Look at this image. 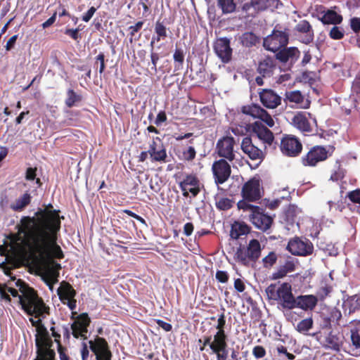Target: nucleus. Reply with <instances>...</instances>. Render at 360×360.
<instances>
[{
  "label": "nucleus",
  "instance_id": "nucleus-40",
  "mask_svg": "<svg viewBox=\"0 0 360 360\" xmlns=\"http://www.w3.org/2000/svg\"><path fill=\"white\" fill-rule=\"evenodd\" d=\"M155 31L157 34V37H153L150 41V46L153 48L155 41H159L161 38H165L167 37L166 27L162 24H156Z\"/></svg>",
  "mask_w": 360,
  "mask_h": 360
},
{
  "label": "nucleus",
  "instance_id": "nucleus-51",
  "mask_svg": "<svg viewBox=\"0 0 360 360\" xmlns=\"http://www.w3.org/2000/svg\"><path fill=\"white\" fill-rule=\"evenodd\" d=\"M252 354L256 359L263 358L266 355V350L262 346L257 345L253 348Z\"/></svg>",
  "mask_w": 360,
  "mask_h": 360
},
{
  "label": "nucleus",
  "instance_id": "nucleus-34",
  "mask_svg": "<svg viewBox=\"0 0 360 360\" xmlns=\"http://www.w3.org/2000/svg\"><path fill=\"white\" fill-rule=\"evenodd\" d=\"M31 198V195L29 193H24L11 205V209L15 212L22 211L30 203Z\"/></svg>",
  "mask_w": 360,
  "mask_h": 360
},
{
  "label": "nucleus",
  "instance_id": "nucleus-57",
  "mask_svg": "<svg viewBox=\"0 0 360 360\" xmlns=\"http://www.w3.org/2000/svg\"><path fill=\"white\" fill-rule=\"evenodd\" d=\"M225 323H226L225 315H224V314H221L219 315V316L218 318L217 325L216 326V328L218 330V331L225 332L224 330Z\"/></svg>",
  "mask_w": 360,
  "mask_h": 360
},
{
  "label": "nucleus",
  "instance_id": "nucleus-46",
  "mask_svg": "<svg viewBox=\"0 0 360 360\" xmlns=\"http://www.w3.org/2000/svg\"><path fill=\"white\" fill-rule=\"evenodd\" d=\"M74 323H77L78 326L79 327L83 328L84 330L87 331V327L89 326L90 323V319L87 314H82L78 317L76 321Z\"/></svg>",
  "mask_w": 360,
  "mask_h": 360
},
{
  "label": "nucleus",
  "instance_id": "nucleus-56",
  "mask_svg": "<svg viewBox=\"0 0 360 360\" xmlns=\"http://www.w3.org/2000/svg\"><path fill=\"white\" fill-rule=\"evenodd\" d=\"M216 278L221 283H226L229 280V275L226 271H217L216 273Z\"/></svg>",
  "mask_w": 360,
  "mask_h": 360
},
{
  "label": "nucleus",
  "instance_id": "nucleus-4",
  "mask_svg": "<svg viewBox=\"0 0 360 360\" xmlns=\"http://www.w3.org/2000/svg\"><path fill=\"white\" fill-rule=\"evenodd\" d=\"M261 245L256 239H252L248 246L240 247L236 252L237 260L243 265H248L250 262H256L261 255Z\"/></svg>",
  "mask_w": 360,
  "mask_h": 360
},
{
  "label": "nucleus",
  "instance_id": "nucleus-37",
  "mask_svg": "<svg viewBox=\"0 0 360 360\" xmlns=\"http://www.w3.org/2000/svg\"><path fill=\"white\" fill-rule=\"evenodd\" d=\"M285 100L297 104H300L304 101V96L300 91H286L285 94Z\"/></svg>",
  "mask_w": 360,
  "mask_h": 360
},
{
  "label": "nucleus",
  "instance_id": "nucleus-38",
  "mask_svg": "<svg viewBox=\"0 0 360 360\" xmlns=\"http://www.w3.org/2000/svg\"><path fill=\"white\" fill-rule=\"evenodd\" d=\"M218 5L224 13H232L236 10V4L233 0H217Z\"/></svg>",
  "mask_w": 360,
  "mask_h": 360
},
{
  "label": "nucleus",
  "instance_id": "nucleus-44",
  "mask_svg": "<svg viewBox=\"0 0 360 360\" xmlns=\"http://www.w3.org/2000/svg\"><path fill=\"white\" fill-rule=\"evenodd\" d=\"M233 206V201L228 198H221L216 202V207L220 210H227Z\"/></svg>",
  "mask_w": 360,
  "mask_h": 360
},
{
  "label": "nucleus",
  "instance_id": "nucleus-52",
  "mask_svg": "<svg viewBox=\"0 0 360 360\" xmlns=\"http://www.w3.org/2000/svg\"><path fill=\"white\" fill-rule=\"evenodd\" d=\"M270 0H252V4L256 5V7L260 11L265 10L268 7L271 6L269 4Z\"/></svg>",
  "mask_w": 360,
  "mask_h": 360
},
{
  "label": "nucleus",
  "instance_id": "nucleus-8",
  "mask_svg": "<svg viewBox=\"0 0 360 360\" xmlns=\"http://www.w3.org/2000/svg\"><path fill=\"white\" fill-rule=\"evenodd\" d=\"M330 155L331 152L325 147L315 146L311 148L308 153L302 157V162L304 166L314 167L319 162L326 160Z\"/></svg>",
  "mask_w": 360,
  "mask_h": 360
},
{
  "label": "nucleus",
  "instance_id": "nucleus-1",
  "mask_svg": "<svg viewBox=\"0 0 360 360\" xmlns=\"http://www.w3.org/2000/svg\"><path fill=\"white\" fill-rule=\"evenodd\" d=\"M36 217H22L18 225V234L23 233L24 238L18 236L23 243L30 255L36 260H47L48 271L56 278L61 269L60 264L52 259L63 257L60 247L57 244L58 233L60 229V219L56 210H40Z\"/></svg>",
  "mask_w": 360,
  "mask_h": 360
},
{
  "label": "nucleus",
  "instance_id": "nucleus-26",
  "mask_svg": "<svg viewBox=\"0 0 360 360\" xmlns=\"http://www.w3.org/2000/svg\"><path fill=\"white\" fill-rule=\"evenodd\" d=\"M46 347H41L38 339L36 340V345L38 347V358L35 360H55V352L50 348H47L46 346L51 347L52 341L48 338H44L43 343Z\"/></svg>",
  "mask_w": 360,
  "mask_h": 360
},
{
  "label": "nucleus",
  "instance_id": "nucleus-13",
  "mask_svg": "<svg viewBox=\"0 0 360 360\" xmlns=\"http://www.w3.org/2000/svg\"><path fill=\"white\" fill-rule=\"evenodd\" d=\"M242 112L251 115L254 118L259 119L269 127H272L274 125V121L271 116L259 105L253 104L243 106L242 108Z\"/></svg>",
  "mask_w": 360,
  "mask_h": 360
},
{
  "label": "nucleus",
  "instance_id": "nucleus-2",
  "mask_svg": "<svg viewBox=\"0 0 360 360\" xmlns=\"http://www.w3.org/2000/svg\"><path fill=\"white\" fill-rule=\"evenodd\" d=\"M237 205L239 210L250 212V221L255 228L263 232H267L270 229L274 219L271 216L265 213L263 208L253 205L245 200H240Z\"/></svg>",
  "mask_w": 360,
  "mask_h": 360
},
{
  "label": "nucleus",
  "instance_id": "nucleus-53",
  "mask_svg": "<svg viewBox=\"0 0 360 360\" xmlns=\"http://www.w3.org/2000/svg\"><path fill=\"white\" fill-rule=\"evenodd\" d=\"M347 196L352 202L360 204V190L357 189L351 191L348 193Z\"/></svg>",
  "mask_w": 360,
  "mask_h": 360
},
{
  "label": "nucleus",
  "instance_id": "nucleus-58",
  "mask_svg": "<svg viewBox=\"0 0 360 360\" xmlns=\"http://www.w3.org/2000/svg\"><path fill=\"white\" fill-rule=\"evenodd\" d=\"M96 11V8L91 6L86 13H84L82 17V19L84 22H88L94 15Z\"/></svg>",
  "mask_w": 360,
  "mask_h": 360
},
{
  "label": "nucleus",
  "instance_id": "nucleus-9",
  "mask_svg": "<svg viewBox=\"0 0 360 360\" xmlns=\"http://www.w3.org/2000/svg\"><path fill=\"white\" fill-rule=\"evenodd\" d=\"M236 142L234 138L230 136H225L219 139L216 146V153L221 159L233 161L236 158L233 149Z\"/></svg>",
  "mask_w": 360,
  "mask_h": 360
},
{
  "label": "nucleus",
  "instance_id": "nucleus-27",
  "mask_svg": "<svg viewBox=\"0 0 360 360\" xmlns=\"http://www.w3.org/2000/svg\"><path fill=\"white\" fill-rule=\"evenodd\" d=\"M259 8L256 7V5L252 4V0L250 3H245L240 10H238V18L240 20H244L245 22H250L252 18H254L259 11Z\"/></svg>",
  "mask_w": 360,
  "mask_h": 360
},
{
  "label": "nucleus",
  "instance_id": "nucleus-39",
  "mask_svg": "<svg viewBox=\"0 0 360 360\" xmlns=\"http://www.w3.org/2000/svg\"><path fill=\"white\" fill-rule=\"evenodd\" d=\"M81 96L78 94H77L74 90L69 89L67 92V98L65 100V105L68 108H72L77 103L81 101Z\"/></svg>",
  "mask_w": 360,
  "mask_h": 360
},
{
  "label": "nucleus",
  "instance_id": "nucleus-30",
  "mask_svg": "<svg viewBox=\"0 0 360 360\" xmlns=\"http://www.w3.org/2000/svg\"><path fill=\"white\" fill-rule=\"evenodd\" d=\"M294 126L303 132H311L312 129L308 119L302 113L295 115L292 120Z\"/></svg>",
  "mask_w": 360,
  "mask_h": 360
},
{
  "label": "nucleus",
  "instance_id": "nucleus-5",
  "mask_svg": "<svg viewBox=\"0 0 360 360\" xmlns=\"http://www.w3.org/2000/svg\"><path fill=\"white\" fill-rule=\"evenodd\" d=\"M287 250L293 255L307 257L313 254L314 248L309 239L295 236L288 241Z\"/></svg>",
  "mask_w": 360,
  "mask_h": 360
},
{
  "label": "nucleus",
  "instance_id": "nucleus-64",
  "mask_svg": "<svg viewBox=\"0 0 360 360\" xmlns=\"http://www.w3.org/2000/svg\"><path fill=\"white\" fill-rule=\"evenodd\" d=\"M227 347L224 348L223 349H219L218 352H214L217 354V360H226L228 355Z\"/></svg>",
  "mask_w": 360,
  "mask_h": 360
},
{
  "label": "nucleus",
  "instance_id": "nucleus-23",
  "mask_svg": "<svg viewBox=\"0 0 360 360\" xmlns=\"http://www.w3.org/2000/svg\"><path fill=\"white\" fill-rule=\"evenodd\" d=\"M275 68L276 59L273 57L266 56L259 61L257 72L263 77H270L272 76Z\"/></svg>",
  "mask_w": 360,
  "mask_h": 360
},
{
  "label": "nucleus",
  "instance_id": "nucleus-17",
  "mask_svg": "<svg viewBox=\"0 0 360 360\" xmlns=\"http://www.w3.org/2000/svg\"><path fill=\"white\" fill-rule=\"evenodd\" d=\"M262 105L270 109L277 108L281 103V97L270 89H262L258 91Z\"/></svg>",
  "mask_w": 360,
  "mask_h": 360
},
{
  "label": "nucleus",
  "instance_id": "nucleus-54",
  "mask_svg": "<svg viewBox=\"0 0 360 360\" xmlns=\"http://www.w3.org/2000/svg\"><path fill=\"white\" fill-rule=\"evenodd\" d=\"M352 91L353 94L355 93L357 95L360 94V73L356 76L352 83Z\"/></svg>",
  "mask_w": 360,
  "mask_h": 360
},
{
  "label": "nucleus",
  "instance_id": "nucleus-33",
  "mask_svg": "<svg viewBox=\"0 0 360 360\" xmlns=\"http://www.w3.org/2000/svg\"><path fill=\"white\" fill-rule=\"evenodd\" d=\"M250 229V228L245 223L235 222L231 226L230 236L233 239H238L241 236L248 234Z\"/></svg>",
  "mask_w": 360,
  "mask_h": 360
},
{
  "label": "nucleus",
  "instance_id": "nucleus-28",
  "mask_svg": "<svg viewBox=\"0 0 360 360\" xmlns=\"http://www.w3.org/2000/svg\"><path fill=\"white\" fill-rule=\"evenodd\" d=\"M343 344L342 338L339 334L330 332L325 339L324 347L339 352Z\"/></svg>",
  "mask_w": 360,
  "mask_h": 360
},
{
  "label": "nucleus",
  "instance_id": "nucleus-47",
  "mask_svg": "<svg viewBox=\"0 0 360 360\" xmlns=\"http://www.w3.org/2000/svg\"><path fill=\"white\" fill-rule=\"evenodd\" d=\"M329 35L333 39H341L344 37L345 30L338 26H334L330 31Z\"/></svg>",
  "mask_w": 360,
  "mask_h": 360
},
{
  "label": "nucleus",
  "instance_id": "nucleus-12",
  "mask_svg": "<svg viewBox=\"0 0 360 360\" xmlns=\"http://www.w3.org/2000/svg\"><path fill=\"white\" fill-rule=\"evenodd\" d=\"M214 51L224 63H228L232 58V49L230 40L226 37L219 38L214 43Z\"/></svg>",
  "mask_w": 360,
  "mask_h": 360
},
{
  "label": "nucleus",
  "instance_id": "nucleus-22",
  "mask_svg": "<svg viewBox=\"0 0 360 360\" xmlns=\"http://www.w3.org/2000/svg\"><path fill=\"white\" fill-rule=\"evenodd\" d=\"M252 132L264 143L271 145L274 139L273 133L261 122L257 121L252 125Z\"/></svg>",
  "mask_w": 360,
  "mask_h": 360
},
{
  "label": "nucleus",
  "instance_id": "nucleus-16",
  "mask_svg": "<svg viewBox=\"0 0 360 360\" xmlns=\"http://www.w3.org/2000/svg\"><path fill=\"white\" fill-rule=\"evenodd\" d=\"M333 8L328 9L323 6H317L314 15L321 22H342V16Z\"/></svg>",
  "mask_w": 360,
  "mask_h": 360
},
{
  "label": "nucleus",
  "instance_id": "nucleus-36",
  "mask_svg": "<svg viewBox=\"0 0 360 360\" xmlns=\"http://www.w3.org/2000/svg\"><path fill=\"white\" fill-rule=\"evenodd\" d=\"M150 6V3L149 0H140L138 4V15L140 18L148 17L151 13Z\"/></svg>",
  "mask_w": 360,
  "mask_h": 360
},
{
  "label": "nucleus",
  "instance_id": "nucleus-6",
  "mask_svg": "<svg viewBox=\"0 0 360 360\" xmlns=\"http://www.w3.org/2000/svg\"><path fill=\"white\" fill-rule=\"evenodd\" d=\"M241 195L243 198L242 200L249 203L259 200L262 196L260 180L257 177H253L248 181L243 186Z\"/></svg>",
  "mask_w": 360,
  "mask_h": 360
},
{
  "label": "nucleus",
  "instance_id": "nucleus-11",
  "mask_svg": "<svg viewBox=\"0 0 360 360\" xmlns=\"http://www.w3.org/2000/svg\"><path fill=\"white\" fill-rule=\"evenodd\" d=\"M91 350L95 354L96 360H111L112 353L107 341L103 338L96 337L89 341Z\"/></svg>",
  "mask_w": 360,
  "mask_h": 360
},
{
  "label": "nucleus",
  "instance_id": "nucleus-19",
  "mask_svg": "<svg viewBox=\"0 0 360 360\" xmlns=\"http://www.w3.org/2000/svg\"><path fill=\"white\" fill-rule=\"evenodd\" d=\"M200 182L198 178L193 175H187L186 178L179 183V186L183 191V195L188 197V192L195 197L200 193Z\"/></svg>",
  "mask_w": 360,
  "mask_h": 360
},
{
  "label": "nucleus",
  "instance_id": "nucleus-31",
  "mask_svg": "<svg viewBox=\"0 0 360 360\" xmlns=\"http://www.w3.org/2000/svg\"><path fill=\"white\" fill-rule=\"evenodd\" d=\"M345 318L344 314H342L338 309L335 307L331 309L329 321L334 322L336 326L340 328H349L350 326V321H348L347 319L345 320Z\"/></svg>",
  "mask_w": 360,
  "mask_h": 360
},
{
  "label": "nucleus",
  "instance_id": "nucleus-62",
  "mask_svg": "<svg viewBox=\"0 0 360 360\" xmlns=\"http://www.w3.org/2000/svg\"><path fill=\"white\" fill-rule=\"evenodd\" d=\"M65 34L70 36L74 40L81 39V36L78 33V30L66 29L65 31Z\"/></svg>",
  "mask_w": 360,
  "mask_h": 360
},
{
  "label": "nucleus",
  "instance_id": "nucleus-41",
  "mask_svg": "<svg viewBox=\"0 0 360 360\" xmlns=\"http://www.w3.org/2000/svg\"><path fill=\"white\" fill-rule=\"evenodd\" d=\"M312 326L313 320L311 318H308L300 321L296 326V330L301 333H306Z\"/></svg>",
  "mask_w": 360,
  "mask_h": 360
},
{
  "label": "nucleus",
  "instance_id": "nucleus-43",
  "mask_svg": "<svg viewBox=\"0 0 360 360\" xmlns=\"http://www.w3.org/2000/svg\"><path fill=\"white\" fill-rule=\"evenodd\" d=\"M241 40L244 46H251L257 43L258 39L253 33L246 32L242 35Z\"/></svg>",
  "mask_w": 360,
  "mask_h": 360
},
{
  "label": "nucleus",
  "instance_id": "nucleus-15",
  "mask_svg": "<svg viewBox=\"0 0 360 360\" xmlns=\"http://www.w3.org/2000/svg\"><path fill=\"white\" fill-rule=\"evenodd\" d=\"M348 328L350 333L351 354L354 356H357L360 354V320H351Z\"/></svg>",
  "mask_w": 360,
  "mask_h": 360
},
{
  "label": "nucleus",
  "instance_id": "nucleus-50",
  "mask_svg": "<svg viewBox=\"0 0 360 360\" xmlns=\"http://www.w3.org/2000/svg\"><path fill=\"white\" fill-rule=\"evenodd\" d=\"M72 330V335L75 338H78L79 336H83L82 333H86V330H84L83 328H80L77 323H73L71 326Z\"/></svg>",
  "mask_w": 360,
  "mask_h": 360
},
{
  "label": "nucleus",
  "instance_id": "nucleus-32",
  "mask_svg": "<svg viewBox=\"0 0 360 360\" xmlns=\"http://www.w3.org/2000/svg\"><path fill=\"white\" fill-rule=\"evenodd\" d=\"M226 335L225 332L217 331V333L214 336V340L212 342L210 345V349L213 352H217L219 349H223L225 347H227L226 342Z\"/></svg>",
  "mask_w": 360,
  "mask_h": 360
},
{
  "label": "nucleus",
  "instance_id": "nucleus-35",
  "mask_svg": "<svg viewBox=\"0 0 360 360\" xmlns=\"http://www.w3.org/2000/svg\"><path fill=\"white\" fill-rule=\"evenodd\" d=\"M149 155L152 161L154 162H165L167 160V152L165 146L162 143H160V146H158V149L149 150Z\"/></svg>",
  "mask_w": 360,
  "mask_h": 360
},
{
  "label": "nucleus",
  "instance_id": "nucleus-24",
  "mask_svg": "<svg viewBox=\"0 0 360 360\" xmlns=\"http://www.w3.org/2000/svg\"><path fill=\"white\" fill-rule=\"evenodd\" d=\"M295 35L301 42L305 44L311 43L314 39V31L310 24H297Z\"/></svg>",
  "mask_w": 360,
  "mask_h": 360
},
{
  "label": "nucleus",
  "instance_id": "nucleus-29",
  "mask_svg": "<svg viewBox=\"0 0 360 360\" xmlns=\"http://www.w3.org/2000/svg\"><path fill=\"white\" fill-rule=\"evenodd\" d=\"M57 293L63 304L66 303L67 300L72 299L76 295V291L72 286L65 281L61 283L60 286L57 290Z\"/></svg>",
  "mask_w": 360,
  "mask_h": 360
},
{
  "label": "nucleus",
  "instance_id": "nucleus-18",
  "mask_svg": "<svg viewBox=\"0 0 360 360\" xmlns=\"http://www.w3.org/2000/svg\"><path fill=\"white\" fill-rule=\"evenodd\" d=\"M241 149L252 160H258L259 162H261L264 158V152L255 146L251 137L246 136L243 139Z\"/></svg>",
  "mask_w": 360,
  "mask_h": 360
},
{
  "label": "nucleus",
  "instance_id": "nucleus-59",
  "mask_svg": "<svg viewBox=\"0 0 360 360\" xmlns=\"http://www.w3.org/2000/svg\"><path fill=\"white\" fill-rule=\"evenodd\" d=\"M167 120V115L165 111H160L157 115V117L154 122L155 124L157 126L160 125L162 123L165 122Z\"/></svg>",
  "mask_w": 360,
  "mask_h": 360
},
{
  "label": "nucleus",
  "instance_id": "nucleus-7",
  "mask_svg": "<svg viewBox=\"0 0 360 360\" xmlns=\"http://www.w3.org/2000/svg\"><path fill=\"white\" fill-rule=\"evenodd\" d=\"M288 42V34L285 32L274 30L273 33L264 39V47L274 53L284 48Z\"/></svg>",
  "mask_w": 360,
  "mask_h": 360
},
{
  "label": "nucleus",
  "instance_id": "nucleus-60",
  "mask_svg": "<svg viewBox=\"0 0 360 360\" xmlns=\"http://www.w3.org/2000/svg\"><path fill=\"white\" fill-rule=\"evenodd\" d=\"M332 291V288L329 286H325L320 289L319 292V295L320 296L321 300H324Z\"/></svg>",
  "mask_w": 360,
  "mask_h": 360
},
{
  "label": "nucleus",
  "instance_id": "nucleus-10",
  "mask_svg": "<svg viewBox=\"0 0 360 360\" xmlns=\"http://www.w3.org/2000/svg\"><path fill=\"white\" fill-rule=\"evenodd\" d=\"M212 171L217 185L225 183L231 176V168L227 160L220 159L214 162Z\"/></svg>",
  "mask_w": 360,
  "mask_h": 360
},
{
  "label": "nucleus",
  "instance_id": "nucleus-49",
  "mask_svg": "<svg viewBox=\"0 0 360 360\" xmlns=\"http://www.w3.org/2000/svg\"><path fill=\"white\" fill-rule=\"evenodd\" d=\"M99 63V73L102 74L105 68V55L103 53H100L96 58L95 65Z\"/></svg>",
  "mask_w": 360,
  "mask_h": 360
},
{
  "label": "nucleus",
  "instance_id": "nucleus-14",
  "mask_svg": "<svg viewBox=\"0 0 360 360\" xmlns=\"http://www.w3.org/2000/svg\"><path fill=\"white\" fill-rule=\"evenodd\" d=\"M301 142L293 136H286L283 138L281 143L282 153L288 156L295 157L298 155L302 150Z\"/></svg>",
  "mask_w": 360,
  "mask_h": 360
},
{
  "label": "nucleus",
  "instance_id": "nucleus-21",
  "mask_svg": "<svg viewBox=\"0 0 360 360\" xmlns=\"http://www.w3.org/2000/svg\"><path fill=\"white\" fill-rule=\"evenodd\" d=\"M318 297L314 295H299L295 298V308L304 311L313 310L318 303Z\"/></svg>",
  "mask_w": 360,
  "mask_h": 360
},
{
  "label": "nucleus",
  "instance_id": "nucleus-61",
  "mask_svg": "<svg viewBox=\"0 0 360 360\" xmlns=\"http://www.w3.org/2000/svg\"><path fill=\"white\" fill-rule=\"evenodd\" d=\"M155 321L157 323L159 327L162 328L163 330H165L167 332H169L172 330V326L170 323L165 322L162 320L160 319H155Z\"/></svg>",
  "mask_w": 360,
  "mask_h": 360
},
{
  "label": "nucleus",
  "instance_id": "nucleus-20",
  "mask_svg": "<svg viewBox=\"0 0 360 360\" xmlns=\"http://www.w3.org/2000/svg\"><path fill=\"white\" fill-rule=\"evenodd\" d=\"M344 317L349 316L360 310V295L347 296L343 299L342 304Z\"/></svg>",
  "mask_w": 360,
  "mask_h": 360
},
{
  "label": "nucleus",
  "instance_id": "nucleus-25",
  "mask_svg": "<svg viewBox=\"0 0 360 360\" xmlns=\"http://www.w3.org/2000/svg\"><path fill=\"white\" fill-rule=\"evenodd\" d=\"M300 51L297 48L280 49L276 54V58L282 63L289 62L292 65L297 59Z\"/></svg>",
  "mask_w": 360,
  "mask_h": 360
},
{
  "label": "nucleus",
  "instance_id": "nucleus-42",
  "mask_svg": "<svg viewBox=\"0 0 360 360\" xmlns=\"http://www.w3.org/2000/svg\"><path fill=\"white\" fill-rule=\"evenodd\" d=\"M173 57L174 60V70L176 71L181 70L184 60V54L183 51L176 49Z\"/></svg>",
  "mask_w": 360,
  "mask_h": 360
},
{
  "label": "nucleus",
  "instance_id": "nucleus-45",
  "mask_svg": "<svg viewBox=\"0 0 360 360\" xmlns=\"http://www.w3.org/2000/svg\"><path fill=\"white\" fill-rule=\"evenodd\" d=\"M277 255L274 252H270L262 259L263 265L266 268L271 267L277 261Z\"/></svg>",
  "mask_w": 360,
  "mask_h": 360
},
{
  "label": "nucleus",
  "instance_id": "nucleus-3",
  "mask_svg": "<svg viewBox=\"0 0 360 360\" xmlns=\"http://www.w3.org/2000/svg\"><path fill=\"white\" fill-rule=\"evenodd\" d=\"M265 291L268 298L278 302L283 309L289 310L294 309L295 297L292 293V288L288 283H283L280 285L271 284Z\"/></svg>",
  "mask_w": 360,
  "mask_h": 360
},
{
  "label": "nucleus",
  "instance_id": "nucleus-48",
  "mask_svg": "<svg viewBox=\"0 0 360 360\" xmlns=\"http://www.w3.org/2000/svg\"><path fill=\"white\" fill-rule=\"evenodd\" d=\"M195 150L193 146H189L183 152V158L186 160H193L195 157Z\"/></svg>",
  "mask_w": 360,
  "mask_h": 360
},
{
  "label": "nucleus",
  "instance_id": "nucleus-63",
  "mask_svg": "<svg viewBox=\"0 0 360 360\" xmlns=\"http://www.w3.org/2000/svg\"><path fill=\"white\" fill-rule=\"evenodd\" d=\"M234 288L238 292H242L245 290V286L240 278H237L234 281Z\"/></svg>",
  "mask_w": 360,
  "mask_h": 360
},
{
  "label": "nucleus",
  "instance_id": "nucleus-55",
  "mask_svg": "<svg viewBox=\"0 0 360 360\" xmlns=\"http://www.w3.org/2000/svg\"><path fill=\"white\" fill-rule=\"evenodd\" d=\"M350 10V19L349 22H360V7L359 10H356L355 13H352V6L349 5Z\"/></svg>",
  "mask_w": 360,
  "mask_h": 360
}]
</instances>
